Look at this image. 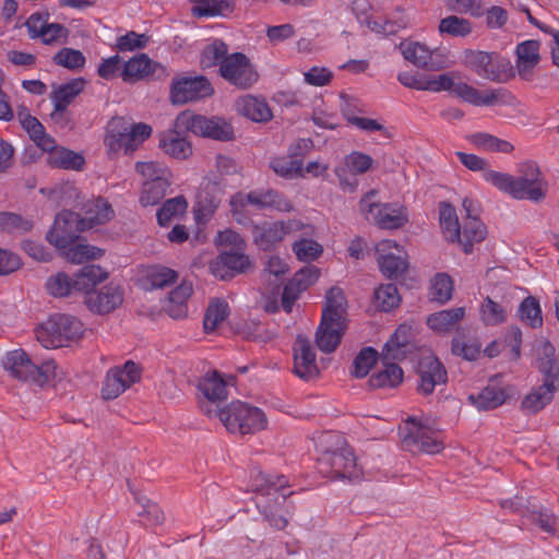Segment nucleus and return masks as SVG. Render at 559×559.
<instances>
[{
	"label": "nucleus",
	"instance_id": "nucleus-5",
	"mask_svg": "<svg viewBox=\"0 0 559 559\" xmlns=\"http://www.w3.org/2000/svg\"><path fill=\"white\" fill-rule=\"evenodd\" d=\"M405 328L400 326L391 338L384 344L380 360L382 362V369L370 378V384L374 388H394L403 381L402 368L393 362L402 354V348L407 344V340L404 335Z\"/></svg>",
	"mask_w": 559,
	"mask_h": 559
},
{
	"label": "nucleus",
	"instance_id": "nucleus-52",
	"mask_svg": "<svg viewBox=\"0 0 559 559\" xmlns=\"http://www.w3.org/2000/svg\"><path fill=\"white\" fill-rule=\"evenodd\" d=\"M84 162V157L81 154L67 148L56 150L49 160L55 167L72 170H80Z\"/></svg>",
	"mask_w": 559,
	"mask_h": 559
},
{
	"label": "nucleus",
	"instance_id": "nucleus-37",
	"mask_svg": "<svg viewBox=\"0 0 559 559\" xmlns=\"http://www.w3.org/2000/svg\"><path fill=\"white\" fill-rule=\"evenodd\" d=\"M192 294V286L188 283H182L171 290L165 305L166 312L174 319H180L187 316L188 307L187 300Z\"/></svg>",
	"mask_w": 559,
	"mask_h": 559
},
{
	"label": "nucleus",
	"instance_id": "nucleus-32",
	"mask_svg": "<svg viewBox=\"0 0 559 559\" xmlns=\"http://www.w3.org/2000/svg\"><path fill=\"white\" fill-rule=\"evenodd\" d=\"M238 111L255 122H266L272 119V110L264 98L247 95L237 100Z\"/></svg>",
	"mask_w": 559,
	"mask_h": 559
},
{
	"label": "nucleus",
	"instance_id": "nucleus-15",
	"mask_svg": "<svg viewBox=\"0 0 559 559\" xmlns=\"http://www.w3.org/2000/svg\"><path fill=\"white\" fill-rule=\"evenodd\" d=\"M289 483L286 476L264 473L259 468H253L250 475L251 490L259 493L262 498H271L275 504L285 502L292 491L287 492Z\"/></svg>",
	"mask_w": 559,
	"mask_h": 559
},
{
	"label": "nucleus",
	"instance_id": "nucleus-46",
	"mask_svg": "<svg viewBox=\"0 0 559 559\" xmlns=\"http://www.w3.org/2000/svg\"><path fill=\"white\" fill-rule=\"evenodd\" d=\"M469 142L478 148L489 152L510 153L514 148L510 142L485 132L472 134Z\"/></svg>",
	"mask_w": 559,
	"mask_h": 559
},
{
	"label": "nucleus",
	"instance_id": "nucleus-59",
	"mask_svg": "<svg viewBox=\"0 0 559 559\" xmlns=\"http://www.w3.org/2000/svg\"><path fill=\"white\" fill-rule=\"evenodd\" d=\"M53 62L58 66L70 70L81 69L85 64L84 55L73 48H62L52 58Z\"/></svg>",
	"mask_w": 559,
	"mask_h": 559
},
{
	"label": "nucleus",
	"instance_id": "nucleus-62",
	"mask_svg": "<svg viewBox=\"0 0 559 559\" xmlns=\"http://www.w3.org/2000/svg\"><path fill=\"white\" fill-rule=\"evenodd\" d=\"M344 164V168L356 176L367 173L372 167L373 159L368 154L355 151L345 156Z\"/></svg>",
	"mask_w": 559,
	"mask_h": 559
},
{
	"label": "nucleus",
	"instance_id": "nucleus-45",
	"mask_svg": "<svg viewBox=\"0 0 559 559\" xmlns=\"http://www.w3.org/2000/svg\"><path fill=\"white\" fill-rule=\"evenodd\" d=\"M481 345L476 337L457 334L452 340V353L466 360H476L480 354Z\"/></svg>",
	"mask_w": 559,
	"mask_h": 559
},
{
	"label": "nucleus",
	"instance_id": "nucleus-55",
	"mask_svg": "<svg viewBox=\"0 0 559 559\" xmlns=\"http://www.w3.org/2000/svg\"><path fill=\"white\" fill-rule=\"evenodd\" d=\"M103 253L104 251L102 249L86 243H72L67 248L66 257L68 261L81 264L88 260L98 259Z\"/></svg>",
	"mask_w": 559,
	"mask_h": 559
},
{
	"label": "nucleus",
	"instance_id": "nucleus-42",
	"mask_svg": "<svg viewBox=\"0 0 559 559\" xmlns=\"http://www.w3.org/2000/svg\"><path fill=\"white\" fill-rule=\"evenodd\" d=\"M439 33L451 37H467L473 32V23L457 15H449L439 23Z\"/></svg>",
	"mask_w": 559,
	"mask_h": 559
},
{
	"label": "nucleus",
	"instance_id": "nucleus-16",
	"mask_svg": "<svg viewBox=\"0 0 559 559\" xmlns=\"http://www.w3.org/2000/svg\"><path fill=\"white\" fill-rule=\"evenodd\" d=\"M521 175L513 177L511 195L518 200L538 202L545 198V190L540 171L534 163H525L521 167Z\"/></svg>",
	"mask_w": 559,
	"mask_h": 559
},
{
	"label": "nucleus",
	"instance_id": "nucleus-18",
	"mask_svg": "<svg viewBox=\"0 0 559 559\" xmlns=\"http://www.w3.org/2000/svg\"><path fill=\"white\" fill-rule=\"evenodd\" d=\"M219 74L224 80L240 88H248L258 81V73L249 58L241 52L229 55L219 68Z\"/></svg>",
	"mask_w": 559,
	"mask_h": 559
},
{
	"label": "nucleus",
	"instance_id": "nucleus-7",
	"mask_svg": "<svg viewBox=\"0 0 559 559\" xmlns=\"http://www.w3.org/2000/svg\"><path fill=\"white\" fill-rule=\"evenodd\" d=\"M83 334V324L69 314H53L36 329V337L45 348L66 346Z\"/></svg>",
	"mask_w": 559,
	"mask_h": 559
},
{
	"label": "nucleus",
	"instance_id": "nucleus-44",
	"mask_svg": "<svg viewBox=\"0 0 559 559\" xmlns=\"http://www.w3.org/2000/svg\"><path fill=\"white\" fill-rule=\"evenodd\" d=\"M518 314L520 320L532 329H538L543 325L540 305L533 296L523 299L518 309Z\"/></svg>",
	"mask_w": 559,
	"mask_h": 559
},
{
	"label": "nucleus",
	"instance_id": "nucleus-33",
	"mask_svg": "<svg viewBox=\"0 0 559 559\" xmlns=\"http://www.w3.org/2000/svg\"><path fill=\"white\" fill-rule=\"evenodd\" d=\"M507 392L499 386L487 385L477 394H469L468 401L478 411H489L501 406L507 400Z\"/></svg>",
	"mask_w": 559,
	"mask_h": 559
},
{
	"label": "nucleus",
	"instance_id": "nucleus-28",
	"mask_svg": "<svg viewBox=\"0 0 559 559\" xmlns=\"http://www.w3.org/2000/svg\"><path fill=\"white\" fill-rule=\"evenodd\" d=\"M344 321L332 322V320L321 319L316 333V343L323 353H332L338 346L344 332Z\"/></svg>",
	"mask_w": 559,
	"mask_h": 559
},
{
	"label": "nucleus",
	"instance_id": "nucleus-1",
	"mask_svg": "<svg viewBox=\"0 0 559 559\" xmlns=\"http://www.w3.org/2000/svg\"><path fill=\"white\" fill-rule=\"evenodd\" d=\"M462 206L465 212L462 227L454 206L448 202L439 204V221L445 239L459 242L464 252L469 253L475 242L485 239L486 227L479 219L480 204L477 200L465 197Z\"/></svg>",
	"mask_w": 559,
	"mask_h": 559
},
{
	"label": "nucleus",
	"instance_id": "nucleus-24",
	"mask_svg": "<svg viewBox=\"0 0 559 559\" xmlns=\"http://www.w3.org/2000/svg\"><path fill=\"white\" fill-rule=\"evenodd\" d=\"M418 391L428 395L433 392L436 385L447 382L448 374L443 365L436 357H426L419 364Z\"/></svg>",
	"mask_w": 559,
	"mask_h": 559
},
{
	"label": "nucleus",
	"instance_id": "nucleus-63",
	"mask_svg": "<svg viewBox=\"0 0 559 559\" xmlns=\"http://www.w3.org/2000/svg\"><path fill=\"white\" fill-rule=\"evenodd\" d=\"M481 320L486 325H497L506 320L503 307L487 297L480 307Z\"/></svg>",
	"mask_w": 559,
	"mask_h": 559
},
{
	"label": "nucleus",
	"instance_id": "nucleus-25",
	"mask_svg": "<svg viewBox=\"0 0 559 559\" xmlns=\"http://www.w3.org/2000/svg\"><path fill=\"white\" fill-rule=\"evenodd\" d=\"M558 386L554 379L545 378L543 384L534 388L521 401L520 409L525 415H535L544 409L554 399Z\"/></svg>",
	"mask_w": 559,
	"mask_h": 559
},
{
	"label": "nucleus",
	"instance_id": "nucleus-41",
	"mask_svg": "<svg viewBox=\"0 0 559 559\" xmlns=\"http://www.w3.org/2000/svg\"><path fill=\"white\" fill-rule=\"evenodd\" d=\"M228 57V46L221 39H214L203 48L200 62L204 69L215 66L221 68Z\"/></svg>",
	"mask_w": 559,
	"mask_h": 559
},
{
	"label": "nucleus",
	"instance_id": "nucleus-58",
	"mask_svg": "<svg viewBox=\"0 0 559 559\" xmlns=\"http://www.w3.org/2000/svg\"><path fill=\"white\" fill-rule=\"evenodd\" d=\"M293 251L299 261L311 262L321 255L323 248L312 239L302 238L294 242Z\"/></svg>",
	"mask_w": 559,
	"mask_h": 559
},
{
	"label": "nucleus",
	"instance_id": "nucleus-21",
	"mask_svg": "<svg viewBox=\"0 0 559 559\" xmlns=\"http://www.w3.org/2000/svg\"><path fill=\"white\" fill-rule=\"evenodd\" d=\"M249 258L243 250L223 251L210 262V272L219 280L234 277L236 274L245 272L249 267Z\"/></svg>",
	"mask_w": 559,
	"mask_h": 559
},
{
	"label": "nucleus",
	"instance_id": "nucleus-14",
	"mask_svg": "<svg viewBox=\"0 0 559 559\" xmlns=\"http://www.w3.org/2000/svg\"><path fill=\"white\" fill-rule=\"evenodd\" d=\"M214 88L203 75L183 76L174 80L170 86V98L174 104L197 102L212 96Z\"/></svg>",
	"mask_w": 559,
	"mask_h": 559
},
{
	"label": "nucleus",
	"instance_id": "nucleus-20",
	"mask_svg": "<svg viewBox=\"0 0 559 559\" xmlns=\"http://www.w3.org/2000/svg\"><path fill=\"white\" fill-rule=\"evenodd\" d=\"M377 262L382 274L388 278H397L408 267L405 252L391 239L380 241L376 247Z\"/></svg>",
	"mask_w": 559,
	"mask_h": 559
},
{
	"label": "nucleus",
	"instance_id": "nucleus-49",
	"mask_svg": "<svg viewBox=\"0 0 559 559\" xmlns=\"http://www.w3.org/2000/svg\"><path fill=\"white\" fill-rule=\"evenodd\" d=\"M229 314L228 304L224 300H213L207 307L203 326L206 332H213Z\"/></svg>",
	"mask_w": 559,
	"mask_h": 559
},
{
	"label": "nucleus",
	"instance_id": "nucleus-12",
	"mask_svg": "<svg viewBox=\"0 0 559 559\" xmlns=\"http://www.w3.org/2000/svg\"><path fill=\"white\" fill-rule=\"evenodd\" d=\"M84 229L80 215L75 212L64 210L57 214L53 226L48 231L47 240L59 249H67L79 238Z\"/></svg>",
	"mask_w": 559,
	"mask_h": 559
},
{
	"label": "nucleus",
	"instance_id": "nucleus-8",
	"mask_svg": "<svg viewBox=\"0 0 559 559\" xmlns=\"http://www.w3.org/2000/svg\"><path fill=\"white\" fill-rule=\"evenodd\" d=\"M402 445L412 453L437 454L443 450L438 433L415 418H408L403 428Z\"/></svg>",
	"mask_w": 559,
	"mask_h": 559
},
{
	"label": "nucleus",
	"instance_id": "nucleus-48",
	"mask_svg": "<svg viewBox=\"0 0 559 559\" xmlns=\"http://www.w3.org/2000/svg\"><path fill=\"white\" fill-rule=\"evenodd\" d=\"M537 367L545 374V378H551L554 383H556L559 367L555 359V348L548 342L538 348Z\"/></svg>",
	"mask_w": 559,
	"mask_h": 559
},
{
	"label": "nucleus",
	"instance_id": "nucleus-17",
	"mask_svg": "<svg viewBox=\"0 0 559 559\" xmlns=\"http://www.w3.org/2000/svg\"><path fill=\"white\" fill-rule=\"evenodd\" d=\"M234 203L236 206L252 205L258 210H274L277 212H290L293 210L292 202L274 189H255L248 193H235Z\"/></svg>",
	"mask_w": 559,
	"mask_h": 559
},
{
	"label": "nucleus",
	"instance_id": "nucleus-54",
	"mask_svg": "<svg viewBox=\"0 0 559 559\" xmlns=\"http://www.w3.org/2000/svg\"><path fill=\"white\" fill-rule=\"evenodd\" d=\"M46 289L55 297H66L72 292L78 290L75 278H71L63 272L50 276L46 282Z\"/></svg>",
	"mask_w": 559,
	"mask_h": 559
},
{
	"label": "nucleus",
	"instance_id": "nucleus-39",
	"mask_svg": "<svg viewBox=\"0 0 559 559\" xmlns=\"http://www.w3.org/2000/svg\"><path fill=\"white\" fill-rule=\"evenodd\" d=\"M345 304L346 299L343 290L340 287L330 288L325 296V306L321 319L332 320V322L344 321Z\"/></svg>",
	"mask_w": 559,
	"mask_h": 559
},
{
	"label": "nucleus",
	"instance_id": "nucleus-43",
	"mask_svg": "<svg viewBox=\"0 0 559 559\" xmlns=\"http://www.w3.org/2000/svg\"><path fill=\"white\" fill-rule=\"evenodd\" d=\"M106 277L107 273L99 265H84L75 276L76 289L78 292L84 290L88 294L91 288L95 287Z\"/></svg>",
	"mask_w": 559,
	"mask_h": 559
},
{
	"label": "nucleus",
	"instance_id": "nucleus-19",
	"mask_svg": "<svg viewBox=\"0 0 559 559\" xmlns=\"http://www.w3.org/2000/svg\"><path fill=\"white\" fill-rule=\"evenodd\" d=\"M140 378L139 366L132 360H128L122 367H114L108 370L102 388V395L105 400H114L138 382Z\"/></svg>",
	"mask_w": 559,
	"mask_h": 559
},
{
	"label": "nucleus",
	"instance_id": "nucleus-35",
	"mask_svg": "<svg viewBox=\"0 0 559 559\" xmlns=\"http://www.w3.org/2000/svg\"><path fill=\"white\" fill-rule=\"evenodd\" d=\"M465 316L463 307L441 310L427 318V325L439 333L450 332Z\"/></svg>",
	"mask_w": 559,
	"mask_h": 559
},
{
	"label": "nucleus",
	"instance_id": "nucleus-36",
	"mask_svg": "<svg viewBox=\"0 0 559 559\" xmlns=\"http://www.w3.org/2000/svg\"><path fill=\"white\" fill-rule=\"evenodd\" d=\"M199 391L209 402H218L227 397L226 382L217 371L206 373L198 383Z\"/></svg>",
	"mask_w": 559,
	"mask_h": 559
},
{
	"label": "nucleus",
	"instance_id": "nucleus-3",
	"mask_svg": "<svg viewBox=\"0 0 559 559\" xmlns=\"http://www.w3.org/2000/svg\"><path fill=\"white\" fill-rule=\"evenodd\" d=\"M4 369L13 378L44 385L56 377L53 360L34 361L23 349L9 352L3 359Z\"/></svg>",
	"mask_w": 559,
	"mask_h": 559
},
{
	"label": "nucleus",
	"instance_id": "nucleus-9",
	"mask_svg": "<svg viewBox=\"0 0 559 559\" xmlns=\"http://www.w3.org/2000/svg\"><path fill=\"white\" fill-rule=\"evenodd\" d=\"M464 60L478 76L491 82L504 81L511 70L510 62L495 52L466 50Z\"/></svg>",
	"mask_w": 559,
	"mask_h": 559
},
{
	"label": "nucleus",
	"instance_id": "nucleus-34",
	"mask_svg": "<svg viewBox=\"0 0 559 559\" xmlns=\"http://www.w3.org/2000/svg\"><path fill=\"white\" fill-rule=\"evenodd\" d=\"M85 87V81L82 78L60 84L53 88L50 94L52 105L58 108H68L69 105L79 96Z\"/></svg>",
	"mask_w": 559,
	"mask_h": 559
},
{
	"label": "nucleus",
	"instance_id": "nucleus-57",
	"mask_svg": "<svg viewBox=\"0 0 559 559\" xmlns=\"http://www.w3.org/2000/svg\"><path fill=\"white\" fill-rule=\"evenodd\" d=\"M378 360V352L372 347H366L359 352L353 362V376L366 377Z\"/></svg>",
	"mask_w": 559,
	"mask_h": 559
},
{
	"label": "nucleus",
	"instance_id": "nucleus-26",
	"mask_svg": "<svg viewBox=\"0 0 559 559\" xmlns=\"http://www.w3.org/2000/svg\"><path fill=\"white\" fill-rule=\"evenodd\" d=\"M294 371L301 379H310L318 374L316 353L310 342L299 335L294 345Z\"/></svg>",
	"mask_w": 559,
	"mask_h": 559
},
{
	"label": "nucleus",
	"instance_id": "nucleus-22",
	"mask_svg": "<svg viewBox=\"0 0 559 559\" xmlns=\"http://www.w3.org/2000/svg\"><path fill=\"white\" fill-rule=\"evenodd\" d=\"M127 129L128 122L124 118L115 117L110 119L104 139L108 155L114 156L122 151L124 154H132L134 152V145L129 143Z\"/></svg>",
	"mask_w": 559,
	"mask_h": 559
},
{
	"label": "nucleus",
	"instance_id": "nucleus-64",
	"mask_svg": "<svg viewBox=\"0 0 559 559\" xmlns=\"http://www.w3.org/2000/svg\"><path fill=\"white\" fill-rule=\"evenodd\" d=\"M139 502L141 503V510L138 511V515L144 525L153 526L164 521V513L155 502L146 498H140Z\"/></svg>",
	"mask_w": 559,
	"mask_h": 559
},
{
	"label": "nucleus",
	"instance_id": "nucleus-27",
	"mask_svg": "<svg viewBox=\"0 0 559 559\" xmlns=\"http://www.w3.org/2000/svg\"><path fill=\"white\" fill-rule=\"evenodd\" d=\"M539 48L540 43L535 39H528L518 44L515 48V66L521 78L527 80L532 70L540 61Z\"/></svg>",
	"mask_w": 559,
	"mask_h": 559
},
{
	"label": "nucleus",
	"instance_id": "nucleus-50",
	"mask_svg": "<svg viewBox=\"0 0 559 559\" xmlns=\"http://www.w3.org/2000/svg\"><path fill=\"white\" fill-rule=\"evenodd\" d=\"M22 127L41 150L50 152L56 147L55 140L46 133L44 126L36 117L27 119Z\"/></svg>",
	"mask_w": 559,
	"mask_h": 559
},
{
	"label": "nucleus",
	"instance_id": "nucleus-53",
	"mask_svg": "<svg viewBox=\"0 0 559 559\" xmlns=\"http://www.w3.org/2000/svg\"><path fill=\"white\" fill-rule=\"evenodd\" d=\"M430 297L432 300L444 304L452 298L453 282L445 273H438L431 280Z\"/></svg>",
	"mask_w": 559,
	"mask_h": 559
},
{
	"label": "nucleus",
	"instance_id": "nucleus-40",
	"mask_svg": "<svg viewBox=\"0 0 559 559\" xmlns=\"http://www.w3.org/2000/svg\"><path fill=\"white\" fill-rule=\"evenodd\" d=\"M188 202L183 195L166 200L157 210L156 217L159 226L167 227L174 218H178L186 213Z\"/></svg>",
	"mask_w": 559,
	"mask_h": 559
},
{
	"label": "nucleus",
	"instance_id": "nucleus-60",
	"mask_svg": "<svg viewBox=\"0 0 559 559\" xmlns=\"http://www.w3.org/2000/svg\"><path fill=\"white\" fill-rule=\"evenodd\" d=\"M178 274L176 271L166 266H153L146 275L147 282L152 288H164L177 281Z\"/></svg>",
	"mask_w": 559,
	"mask_h": 559
},
{
	"label": "nucleus",
	"instance_id": "nucleus-6",
	"mask_svg": "<svg viewBox=\"0 0 559 559\" xmlns=\"http://www.w3.org/2000/svg\"><path fill=\"white\" fill-rule=\"evenodd\" d=\"M135 170L143 178L140 204L144 207L158 204L171 185V173L158 162H138Z\"/></svg>",
	"mask_w": 559,
	"mask_h": 559
},
{
	"label": "nucleus",
	"instance_id": "nucleus-31",
	"mask_svg": "<svg viewBox=\"0 0 559 559\" xmlns=\"http://www.w3.org/2000/svg\"><path fill=\"white\" fill-rule=\"evenodd\" d=\"M454 95L474 106H491L499 102L500 90H488L481 92L467 83L457 82Z\"/></svg>",
	"mask_w": 559,
	"mask_h": 559
},
{
	"label": "nucleus",
	"instance_id": "nucleus-29",
	"mask_svg": "<svg viewBox=\"0 0 559 559\" xmlns=\"http://www.w3.org/2000/svg\"><path fill=\"white\" fill-rule=\"evenodd\" d=\"M84 215L80 219L84 224V229L93 228L110 221L114 216L111 205L103 198L87 201L83 206Z\"/></svg>",
	"mask_w": 559,
	"mask_h": 559
},
{
	"label": "nucleus",
	"instance_id": "nucleus-23",
	"mask_svg": "<svg viewBox=\"0 0 559 559\" xmlns=\"http://www.w3.org/2000/svg\"><path fill=\"white\" fill-rule=\"evenodd\" d=\"M122 300L121 287L110 283L99 290L88 293L85 302L93 312L104 314L119 307Z\"/></svg>",
	"mask_w": 559,
	"mask_h": 559
},
{
	"label": "nucleus",
	"instance_id": "nucleus-56",
	"mask_svg": "<svg viewBox=\"0 0 559 559\" xmlns=\"http://www.w3.org/2000/svg\"><path fill=\"white\" fill-rule=\"evenodd\" d=\"M273 171L284 178H295L302 173V160L292 157H275L270 162Z\"/></svg>",
	"mask_w": 559,
	"mask_h": 559
},
{
	"label": "nucleus",
	"instance_id": "nucleus-13",
	"mask_svg": "<svg viewBox=\"0 0 559 559\" xmlns=\"http://www.w3.org/2000/svg\"><path fill=\"white\" fill-rule=\"evenodd\" d=\"M190 132L204 138L218 141H228L234 136V130L229 123L222 118H207L201 115H181L179 117Z\"/></svg>",
	"mask_w": 559,
	"mask_h": 559
},
{
	"label": "nucleus",
	"instance_id": "nucleus-10",
	"mask_svg": "<svg viewBox=\"0 0 559 559\" xmlns=\"http://www.w3.org/2000/svg\"><path fill=\"white\" fill-rule=\"evenodd\" d=\"M376 191H369L359 202L361 212L373 215L376 224L383 229H397L408 222L407 209L399 203L377 204L370 202Z\"/></svg>",
	"mask_w": 559,
	"mask_h": 559
},
{
	"label": "nucleus",
	"instance_id": "nucleus-38",
	"mask_svg": "<svg viewBox=\"0 0 559 559\" xmlns=\"http://www.w3.org/2000/svg\"><path fill=\"white\" fill-rule=\"evenodd\" d=\"M159 146L166 154L177 159H186L192 154L191 144L176 131L163 134Z\"/></svg>",
	"mask_w": 559,
	"mask_h": 559
},
{
	"label": "nucleus",
	"instance_id": "nucleus-11",
	"mask_svg": "<svg viewBox=\"0 0 559 559\" xmlns=\"http://www.w3.org/2000/svg\"><path fill=\"white\" fill-rule=\"evenodd\" d=\"M302 223L297 219L267 222L252 224L251 236L253 243L263 251L275 248L286 235L298 231Z\"/></svg>",
	"mask_w": 559,
	"mask_h": 559
},
{
	"label": "nucleus",
	"instance_id": "nucleus-30",
	"mask_svg": "<svg viewBox=\"0 0 559 559\" xmlns=\"http://www.w3.org/2000/svg\"><path fill=\"white\" fill-rule=\"evenodd\" d=\"M156 67L145 53H141L124 62L120 75L123 82L134 83L154 74Z\"/></svg>",
	"mask_w": 559,
	"mask_h": 559
},
{
	"label": "nucleus",
	"instance_id": "nucleus-47",
	"mask_svg": "<svg viewBox=\"0 0 559 559\" xmlns=\"http://www.w3.org/2000/svg\"><path fill=\"white\" fill-rule=\"evenodd\" d=\"M401 302V296L394 284H382L374 290V306L381 311H391Z\"/></svg>",
	"mask_w": 559,
	"mask_h": 559
},
{
	"label": "nucleus",
	"instance_id": "nucleus-61",
	"mask_svg": "<svg viewBox=\"0 0 559 559\" xmlns=\"http://www.w3.org/2000/svg\"><path fill=\"white\" fill-rule=\"evenodd\" d=\"M227 11H230L228 0H197L193 8V13L198 16L223 15Z\"/></svg>",
	"mask_w": 559,
	"mask_h": 559
},
{
	"label": "nucleus",
	"instance_id": "nucleus-2",
	"mask_svg": "<svg viewBox=\"0 0 559 559\" xmlns=\"http://www.w3.org/2000/svg\"><path fill=\"white\" fill-rule=\"evenodd\" d=\"M325 443H331L317 461L318 471L324 477L349 480L360 478L362 471L346 440L340 433L328 432L323 436Z\"/></svg>",
	"mask_w": 559,
	"mask_h": 559
},
{
	"label": "nucleus",
	"instance_id": "nucleus-51",
	"mask_svg": "<svg viewBox=\"0 0 559 559\" xmlns=\"http://www.w3.org/2000/svg\"><path fill=\"white\" fill-rule=\"evenodd\" d=\"M403 57L417 67L426 68L431 62V51L419 43H402L400 45Z\"/></svg>",
	"mask_w": 559,
	"mask_h": 559
},
{
	"label": "nucleus",
	"instance_id": "nucleus-4",
	"mask_svg": "<svg viewBox=\"0 0 559 559\" xmlns=\"http://www.w3.org/2000/svg\"><path fill=\"white\" fill-rule=\"evenodd\" d=\"M215 413L231 433H254L264 429L267 423L265 414L259 407L241 401H233Z\"/></svg>",
	"mask_w": 559,
	"mask_h": 559
}]
</instances>
